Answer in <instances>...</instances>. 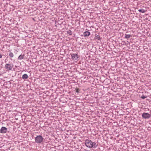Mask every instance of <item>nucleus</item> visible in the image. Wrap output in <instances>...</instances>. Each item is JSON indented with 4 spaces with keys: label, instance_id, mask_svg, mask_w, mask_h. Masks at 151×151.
<instances>
[{
    "label": "nucleus",
    "instance_id": "1",
    "mask_svg": "<svg viewBox=\"0 0 151 151\" xmlns=\"http://www.w3.org/2000/svg\"><path fill=\"white\" fill-rule=\"evenodd\" d=\"M85 144L87 147L89 148H95L97 146V145L96 142H92L91 140L88 139H87L85 140Z\"/></svg>",
    "mask_w": 151,
    "mask_h": 151
},
{
    "label": "nucleus",
    "instance_id": "2",
    "mask_svg": "<svg viewBox=\"0 0 151 151\" xmlns=\"http://www.w3.org/2000/svg\"><path fill=\"white\" fill-rule=\"evenodd\" d=\"M35 142L37 143H40L43 140V138L41 135L37 136L35 138Z\"/></svg>",
    "mask_w": 151,
    "mask_h": 151
},
{
    "label": "nucleus",
    "instance_id": "3",
    "mask_svg": "<svg viewBox=\"0 0 151 151\" xmlns=\"http://www.w3.org/2000/svg\"><path fill=\"white\" fill-rule=\"evenodd\" d=\"M13 67V65L10 64H6L5 65V68L7 71L12 70Z\"/></svg>",
    "mask_w": 151,
    "mask_h": 151
},
{
    "label": "nucleus",
    "instance_id": "4",
    "mask_svg": "<svg viewBox=\"0 0 151 151\" xmlns=\"http://www.w3.org/2000/svg\"><path fill=\"white\" fill-rule=\"evenodd\" d=\"M150 116V114L148 113L144 112L142 114V117L145 119H149Z\"/></svg>",
    "mask_w": 151,
    "mask_h": 151
},
{
    "label": "nucleus",
    "instance_id": "5",
    "mask_svg": "<svg viewBox=\"0 0 151 151\" xmlns=\"http://www.w3.org/2000/svg\"><path fill=\"white\" fill-rule=\"evenodd\" d=\"M7 132V128L5 127H2L0 130V133H6Z\"/></svg>",
    "mask_w": 151,
    "mask_h": 151
},
{
    "label": "nucleus",
    "instance_id": "6",
    "mask_svg": "<svg viewBox=\"0 0 151 151\" xmlns=\"http://www.w3.org/2000/svg\"><path fill=\"white\" fill-rule=\"evenodd\" d=\"M71 55V58L73 60H76L78 59V54H72Z\"/></svg>",
    "mask_w": 151,
    "mask_h": 151
},
{
    "label": "nucleus",
    "instance_id": "7",
    "mask_svg": "<svg viewBox=\"0 0 151 151\" xmlns=\"http://www.w3.org/2000/svg\"><path fill=\"white\" fill-rule=\"evenodd\" d=\"M83 34L85 37H87L90 35V32L87 31L84 32Z\"/></svg>",
    "mask_w": 151,
    "mask_h": 151
},
{
    "label": "nucleus",
    "instance_id": "8",
    "mask_svg": "<svg viewBox=\"0 0 151 151\" xmlns=\"http://www.w3.org/2000/svg\"><path fill=\"white\" fill-rule=\"evenodd\" d=\"M24 55L23 54V55H19L18 58V60H22L24 58Z\"/></svg>",
    "mask_w": 151,
    "mask_h": 151
},
{
    "label": "nucleus",
    "instance_id": "9",
    "mask_svg": "<svg viewBox=\"0 0 151 151\" xmlns=\"http://www.w3.org/2000/svg\"><path fill=\"white\" fill-rule=\"evenodd\" d=\"M28 78V76L26 74H24L22 76V78L23 79H26Z\"/></svg>",
    "mask_w": 151,
    "mask_h": 151
},
{
    "label": "nucleus",
    "instance_id": "10",
    "mask_svg": "<svg viewBox=\"0 0 151 151\" xmlns=\"http://www.w3.org/2000/svg\"><path fill=\"white\" fill-rule=\"evenodd\" d=\"M138 11L142 13H144L147 11V10L144 9H140L138 10Z\"/></svg>",
    "mask_w": 151,
    "mask_h": 151
},
{
    "label": "nucleus",
    "instance_id": "11",
    "mask_svg": "<svg viewBox=\"0 0 151 151\" xmlns=\"http://www.w3.org/2000/svg\"><path fill=\"white\" fill-rule=\"evenodd\" d=\"M95 37L94 39H97L98 40H101V38H100L99 35H95Z\"/></svg>",
    "mask_w": 151,
    "mask_h": 151
},
{
    "label": "nucleus",
    "instance_id": "12",
    "mask_svg": "<svg viewBox=\"0 0 151 151\" xmlns=\"http://www.w3.org/2000/svg\"><path fill=\"white\" fill-rule=\"evenodd\" d=\"M131 37H132V35H130L125 34V38L128 40V39Z\"/></svg>",
    "mask_w": 151,
    "mask_h": 151
},
{
    "label": "nucleus",
    "instance_id": "13",
    "mask_svg": "<svg viewBox=\"0 0 151 151\" xmlns=\"http://www.w3.org/2000/svg\"><path fill=\"white\" fill-rule=\"evenodd\" d=\"M14 54L13 53H12V52H10L9 54V56L10 58H13L14 57Z\"/></svg>",
    "mask_w": 151,
    "mask_h": 151
},
{
    "label": "nucleus",
    "instance_id": "14",
    "mask_svg": "<svg viewBox=\"0 0 151 151\" xmlns=\"http://www.w3.org/2000/svg\"><path fill=\"white\" fill-rule=\"evenodd\" d=\"M67 33L69 35H72V32L70 30H69L67 32Z\"/></svg>",
    "mask_w": 151,
    "mask_h": 151
},
{
    "label": "nucleus",
    "instance_id": "15",
    "mask_svg": "<svg viewBox=\"0 0 151 151\" xmlns=\"http://www.w3.org/2000/svg\"><path fill=\"white\" fill-rule=\"evenodd\" d=\"M147 97V96H145L144 95H142L141 96V98L143 99H145V98H146Z\"/></svg>",
    "mask_w": 151,
    "mask_h": 151
},
{
    "label": "nucleus",
    "instance_id": "16",
    "mask_svg": "<svg viewBox=\"0 0 151 151\" xmlns=\"http://www.w3.org/2000/svg\"><path fill=\"white\" fill-rule=\"evenodd\" d=\"M76 92L77 93L79 92V90L77 88L76 89Z\"/></svg>",
    "mask_w": 151,
    "mask_h": 151
},
{
    "label": "nucleus",
    "instance_id": "17",
    "mask_svg": "<svg viewBox=\"0 0 151 151\" xmlns=\"http://www.w3.org/2000/svg\"><path fill=\"white\" fill-rule=\"evenodd\" d=\"M2 57V55L0 54V58H1Z\"/></svg>",
    "mask_w": 151,
    "mask_h": 151
},
{
    "label": "nucleus",
    "instance_id": "18",
    "mask_svg": "<svg viewBox=\"0 0 151 151\" xmlns=\"http://www.w3.org/2000/svg\"><path fill=\"white\" fill-rule=\"evenodd\" d=\"M11 147H10L9 148V150H10V149H11Z\"/></svg>",
    "mask_w": 151,
    "mask_h": 151
},
{
    "label": "nucleus",
    "instance_id": "19",
    "mask_svg": "<svg viewBox=\"0 0 151 151\" xmlns=\"http://www.w3.org/2000/svg\"><path fill=\"white\" fill-rule=\"evenodd\" d=\"M11 147H10L9 148V150H10V149H11Z\"/></svg>",
    "mask_w": 151,
    "mask_h": 151
}]
</instances>
